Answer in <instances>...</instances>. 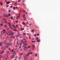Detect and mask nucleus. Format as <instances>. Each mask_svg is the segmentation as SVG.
<instances>
[{"label": "nucleus", "instance_id": "nucleus-1", "mask_svg": "<svg viewBox=\"0 0 60 60\" xmlns=\"http://www.w3.org/2000/svg\"><path fill=\"white\" fill-rule=\"evenodd\" d=\"M26 43V41H24L23 43V44L24 45H25L26 46H27V44Z\"/></svg>", "mask_w": 60, "mask_h": 60}, {"label": "nucleus", "instance_id": "nucleus-2", "mask_svg": "<svg viewBox=\"0 0 60 60\" xmlns=\"http://www.w3.org/2000/svg\"><path fill=\"white\" fill-rule=\"evenodd\" d=\"M27 56H25L24 57V60H27Z\"/></svg>", "mask_w": 60, "mask_h": 60}, {"label": "nucleus", "instance_id": "nucleus-3", "mask_svg": "<svg viewBox=\"0 0 60 60\" xmlns=\"http://www.w3.org/2000/svg\"><path fill=\"white\" fill-rule=\"evenodd\" d=\"M9 43H7L6 45V48H8L9 47Z\"/></svg>", "mask_w": 60, "mask_h": 60}, {"label": "nucleus", "instance_id": "nucleus-4", "mask_svg": "<svg viewBox=\"0 0 60 60\" xmlns=\"http://www.w3.org/2000/svg\"><path fill=\"white\" fill-rule=\"evenodd\" d=\"M13 37H10L9 38V40L10 41H11L12 40V38Z\"/></svg>", "mask_w": 60, "mask_h": 60}, {"label": "nucleus", "instance_id": "nucleus-5", "mask_svg": "<svg viewBox=\"0 0 60 60\" xmlns=\"http://www.w3.org/2000/svg\"><path fill=\"white\" fill-rule=\"evenodd\" d=\"M10 34H11V35H14V34L13 33L10 32Z\"/></svg>", "mask_w": 60, "mask_h": 60}, {"label": "nucleus", "instance_id": "nucleus-6", "mask_svg": "<svg viewBox=\"0 0 60 60\" xmlns=\"http://www.w3.org/2000/svg\"><path fill=\"white\" fill-rule=\"evenodd\" d=\"M4 17H9V16H8V15H6V14H4Z\"/></svg>", "mask_w": 60, "mask_h": 60}, {"label": "nucleus", "instance_id": "nucleus-7", "mask_svg": "<svg viewBox=\"0 0 60 60\" xmlns=\"http://www.w3.org/2000/svg\"><path fill=\"white\" fill-rule=\"evenodd\" d=\"M11 32H10L9 31H7L6 32V33L8 34H10Z\"/></svg>", "mask_w": 60, "mask_h": 60}, {"label": "nucleus", "instance_id": "nucleus-8", "mask_svg": "<svg viewBox=\"0 0 60 60\" xmlns=\"http://www.w3.org/2000/svg\"><path fill=\"white\" fill-rule=\"evenodd\" d=\"M3 44V43L2 42H0V45L1 46H2Z\"/></svg>", "mask_w": 60, "mask_h": 60}, {"label": "nucleus", "instance_id": "nucleus-9", "mask_svg": "<svg viewBox=\"0 0 60 60\" xmlns=\"http://www.w3.org/2000/svg\"><path fill=\"white\" fill-rule=\"evenodd\" d=\"M10 3H11V2L9 1V2H6V4H10Z\"/></svg>", "mask_w": 60, "mask_h": 60}, {"label": "nucleus", "instance_id": "nucleus-10", "mask_svg": "<svg viewBox=\"0 0 60 60\" xmlns=\"http://www.w3.org/2000/svg\"><path fill=\"white\" fill-rule=\"evenodd\" d=\"M27 49V48L26 47L24 48V50H26Z\"/></svg>", "mask_w": 60, "mask_h": 60}, {"label": "nucleus", "instance_id": "nucleus-11", "mask_svg": "<svg viewBox=\"0 0 60 60\" xmlns=\"http://www.w3.org/2000/svg\"><path fill=\"white\" fill-rule=\"evenodd\" d=\"M4 52V51H1V52H0V54H2Z\"/></svg>", "mask_w": 60, "mask_h": 60}, {"label": "nucleus", "instance_id": "nucleus-12", "mask_svg": "<svg viewBox=\"0 0 60 60\" xmlns=\"http://www.w3.org/2000/svg\"><path fill=\"white\" fill-rule=\"evenodd\" d=\"M22 24L23 25H26V23H25V22H22Z\"/></svg>", "mask_w": 60, "mask_h": 60}, {"label": "nucleus", "instance_id": "nucleus-13", "mask_svg": "<svg viewBox=\"0 0 60 60\" xmlns=\"http://www.w3.org/2000/svg\"><path fill=\"white\" fill-rule=\"evenodd\" d=\"M19 44H17V45L15 46L16 48L17 47H19Z\"/></svg>", "mask_w": 60, "mask_h": 60}, {"label": "nucleus", "instance_id": "nucleus-14", "mask_svg": "<svg viewBox=\"0 0 60 60\" xmlns=\"http://www.w3.org/2000/svg\"><path fill=\"white\" fill-rule=\"evenodd\" d=\"M4 26L5 28H7V27H8V26L6 25H4Z\"/></svg>", "mask_w": 60, "mask_h": 60}, {"label": "nucleus", "instance_id": "nucleus-15", "mask_svg": "<svg viewBox=\"0 0 60 60\" xmlns=\"http://www.w3.org/2000/svg\"><path fill=\"white\" fill-rule=\"evenodd\" d=\"M29 54H32V52H29L28 53Z\"/></svg>", "mask_w": 60, "mask_h": 60}, {"label": "nucleus", "instance_id": "nucleus-16", "mask_svg": "<svg viewBox=\"0 0 60 60\" xmlns=\"http://www.w3.org/2000/svg\"><path fill=\"white\" fill-rule=\"evenodd\" d=\"M12 45V44L9 43V45H10V46H11Z\"/></svg>", "mask_w": 60, "mask_h": 60}, {"label": "nucleus", "instance_id": "nucleus-17", "mask_svg": "<svg viewBox=\"0 0 60 60\" xmlns=\"http://www.w3.org/2000/svg\"><path fill=\"white\" fill-rule=\"evenodd\" d=\"M37 41L38 42H40V40L39 39H38V40H37Z\"/></svg>", "mask_w": 60, "mask_h": 60}, {"label": "nucleus", "instance_id": "nucleus-18", "mask_svg": "<svg viewBox=\"0 0 60 60\" xmlns=\"http://www.w3.org/2000/svg\"><path fill=\"white\" fill-rule=\"evenodd\" d=\"M14 31L16 32V31H17V29H14Z\"/></svg>", "mask_w": 60, "mask_h": 60}, {"label": "nucleus", "instance_id": "nucleus-19", "mask_svg": "<svg viewBox=\"0 0 60 60\" xmlns=\"http://www.w3.org/2000/svg\"><path fill=\"white\" fill-rule=\"evenodd\" d=\"M0 4L1 5H3V4H2V2H0Z\"/></svg>", "mask_w": 60, "mask_h": 60}, {"label": "nucleus", "instance_id": "nucleus-20", "mask_svg": "<svg viewBox=\"0 0 60 60\" xmlns=\"http://www.w3.org/2000/svg\"><path fill=\"white\" fill-rule=\"evenodd\" d=\"M14 57H15V55H12V58H14Z\"/></svg>", "mask_w": 60, "mask_h": 60}, {"label": "nucleus", "instance_id": "nucleus-21", "mask_svg": "<svg viewBox=\"0 0 60 60\" xmlns=\"http://www.w3.org/2000/svg\"><path fill=\"white\" fill-rule=\"evenodd\" d=\"M10 27H9V28H12V26H9Z\"/></svg>", "mask_w": 60, "mask_h": 60}, {"label": "nucleus", "instance_id": "nucleus-22", "mask_svg": "<svg viewBox=\"0 0 60 60\" xmlns=\"http://www.w3.org/2000/svg\"><path fill=\"white\" fill-rule=\"evenodd\" d=\"M32 46L33 48H35V46L34 45H32Z\"/></svg>", "mask_w": 60, "mask_h": 60}, {"label": "nucleus", "instance_id": "nucleus-23", "mask_svg": "<svg viewBox=\"0 0 60 60\" xmlns=\"http://www.w3.org/2000/svg\"><path fill=\"white\" fill-rule=\"evenodd\" d=\"M24 30V28H22H22H21L20 29L21 31L22 30Z\"/></svg>", "mask_w": 60, "mask_h": 60}, {"label": "nucleus", "instance_id": "nucleus-24", "mask_svg": "<svg viewBox=\"0 0 60 60\" xmlns=\"http://www.w3.org/2000/svg\"><path fill=\"white\" fill-rule=\"evenodd\" d=\"M35 56H37V53H35Z\"/></svg>", "mask_w": 60, "mask_h": 60}, {"label": "nucleus", "instance_id": "nucleus-25", "mask_svg": "<svg viewBox=\"0 0 60 60\" xmlns=\"http://www.w3.org/2000/svg\"><path fill=\"white\" fill-rule=\"evenodd\" d=\"M23 45V47H24V48H25V47H26V45Z\"/></svg>", "mask_w": 60, "mask_h": 60}, {"label": "nucleus", "instance_id": "nucleus-26", "mask_svg": "<svg viewBox=\"0 0 60 60\" xmlns=\"http://www.w3.org/2000/svg\"><path fill=\"white\" fill-rule=\"evenodd\" d=\"M4 32L3 31H2L1 32V34H4Z\"/></svg>", "mask_w": 60, "mask_h": 60}, {"label": "nucleus", "instance_id": "nucleus-27", "mask_svg": "<svg viewBox=\"0 0 60 60\" xmlns=\"http://www.w3.org/2000/svg\"><path fill=\"white\" fill-rule=\"evenodd\" d=\"M11 16V15L10 14H8V17H9V16Z\"/></svg>", "mask_w": 60, "mask_h": 60}, {"label": "nucleus", "instance_id": "nucleus-28", "mask_svg": "<svg viewBox=\"0 0 60 60\" xmlns=\"http://www.w3.org/2000/svg\"><path fill=\"white\" fill-rule=\"evenodd\" d=\"M26 19V17H24V20H25Z\"/></svg>", "mask_w": 60, "mask_h": 60}, {"label": "nucleus", "instance_id": "nucleus-29", "mask_svg": "<svg viewBox=\"0 0 60 60\" xmlns=\"http://www.w3.org/2000/svg\"><path fill=\"white\" fill-rule=\"evenodd\" d=\"M15 54H16L15 52H14V53H13V55H15Z\"/></svg>", "mask_w": 60, "mask_h": 60}, {"label": "nucleus", "instance_id": "nucleus-30", "mask_svg": "<svg viewBox=\"0 0 60 60\" xmlns=\"http://www.w3.org/2000/svg\"><path fill=\"white\" fill-rule=\"evenodd\" d=\"M12 26H13L14 27L15 26L14 25H12Z\"/></svg>", "mask_w": 60, "mask_h": 60}, {"label": "nucleus", "instance_id": "nucleus-31", "mask_svg": "<svg viewBox=\"0 0 60 60\" xmlns=\"http://www.w3.org/2000/svg\"><path fill=\"white\" fill-rule=\"evenodd\" d=\"M6 40H4L3 41V43H5V42H6Z\"/></svg>", "mask_w": 60, "mask_h": 60}, {"label": "nucleus", "instance_id": "nucleus-32", "mask_svg": "<svg viewBox=\"0 0 60 60\" xmlns=\"http://www.w3.org/2000/svg\"><path fill=\"white\" fill-rule=\"evenodd\" d=\"M7 54H8L9 53V51H7Z\"/></svg>", "mask_w": 60, "mask_h": 60}, {"label": "nucleus", "instance_id": "nucleus-33", "mask_svg": "<svg viewBox=\"0 0 60 60\" xmlns=\"http://www.w3.org/2000/svg\"><path fill=\"white\" fill-rule=\"evenodd\" d=\"M18 36H20V34L19 33H18Z\"/></svg>", "mask_w": 60, "mask_h": 60}, {"label": "nucleus", "instance_id": "nucleus-34", "mask_svg": "<svg viewBox=\"0 0 60 60\" xmlns=\"http://www.w3.org/2000/svg\"><path fill=\"white\" fill-rule=\"evenodd\" d=\"M15 7H13V9H14V10H15Z\"/></svg>", "mask_w": 60, "mask_h": 60}, {"label": "nucleus", "instance_id": "nucleus-35", "mask_svg": "<svg viewBox=\"0 0 60 60\" xmlns=\"http://www.w3.org/2000/svg\"><path fill=\"white\" fill-rule=\"evenodd\" d=\"M16 44H19L18 43V41L16 42Z\"/></svg>", "mask_w": 60, "mask_h": 60}, {"label": "nucleus", "instance_id": "nucleus-36", "mask_svg": "<svg viewBox=\"0 0 60 60\" xmlns=\"http://www.w3.org/2000/svg\"><path fill=\"white\" fill-rule=\"evenodd\" d=\"M23 18H24L25 17V15H24L23 16Z\"/></svg>", "mask_w": 60, "mask_h": 60}, {"label": "nucleus", "instance_id": "nucleus-37", "mask_svg": "<svg viewBox=\"0 0 60 60\" xmlns=\"http://www.w3.org/2000/svg\"><path fill=\"white\" fill-rule=\"evenodd\" d=\"M17 4L16 3H15V6H17Z\"/></svg>", "mask_w": 60, "mask_h": 60}, {"label": "nucleus", "instance_id": "nucleus-38", "mask_svg": "<svg viewBox=\"0 0 60 60\" xmlns=\"http://www.w3.org/2000/svg\"><path fill=\"white\" fill-rule=\"evenodd\" d=\"M2 20H5V21L6 20L5 19H3Z\"/></svg>", "mask_w": 60, "mask_h": 60}, {"label": "nucleus", "instance_id": "nucleus-39", "mask_svg": "<svg viewBox=\"0 0 60 60\" xmlns=\"http://www.w3.org/2000/svg\"><path fill=\"white\" fill-rule=\"evenodd\" d=\"M5 56H6V57L7 56V55L6 54H5Z\"/></svg>", "mask_w": 60, "mask_h": 60}, {"label": "nucleus", "instance_id": "nucleus-40", "mask_svg": "<svg viewBox=\"0 0 60 60\" xmlns=\"http://www.w3.org/2000/svg\"><path fill=\"white\" fill-rule=\"evenodd\" d=\"M31 48V46H30L29 45V46H28V48Z\"/></svg>", "mask_w": 60, "mask_h": 60}, {"label": "nucleus", "instance_id": "nucleus-41", "mask_svg": "<svg viewBox=\"0 0 60 60\" xmlns=\"http://www.w3.org/2000/svg\"><path fill=\"white\" fill-rule=\"evenodd\" d=\"M19 15L20 16V13L19 14Z\"/></svg>", "mask_w": 60, "mask_h": 60}, {"label": "nucleus", "instance_id": "nucleus-42", "mask_svg": "<svg viewBox=\"0 0 60 60\" xmlns=\"http://www.w3.org/2000/svg\"><path fill=\"white\" fill-rule=\"evenodd\" d=\"M5 23H7V21H4Z\"/></svg>", "mask_w": 60, "mask_h": 60}, {"label": "nucleus", "instance_id": "nucleus-43", "mask_svg": "<svg viewBox=\"0 0 60 60\" xmlns=\"http://www.w3.org/2000/svg\"><path fill=\"white\" fill-rule=\"evenodd\" d=\"M7 35L8 36H10V34H8Z\"/></svg>", "mask_w": 60, "mask_h": 60}, {"label": "nucleus", "instance_id": "nucleus-44", "mask_svg": "<svg viewBox=\"0 0 60 60\" xmlns=\"http://www.w3.org/2000/svg\"><path fill=\"white\" fill-rule=\"evenodd\" d=\"M13 19V17H12V16L11 17V19Z\"/></svg>", "mask_w": 60, "mask_h": 60}, {"label": "nucleus", "instance_id": "nucleus-45", "mask_svg": "<svg viewBox=\"0 0 60 60\" xmlns=\"http://www.w3.org/2000/svg\"><path fill=\"white\" fill-rule=\"evenodd\" d=\"M4 21H1V23H4Z\"/></svg>", "mask_w": 60, "mask_h": 60}, {"label": "nucleus", "instance_id": "nucleus-46", "mask_svg": "<svg viewBox=\"0 0 60 60\" xmlns=\"http://www.w3.org/2000/svg\"><path fill=\"white\" fill-rule=\"evenodd\" d=\"M32 42H35V41H32Z\"/></svg>", "mask_w": 60, "mask_h": 60}, {"label": "nucleus", "instance_id": "nucleus-47", "mask_svg": "<svg viewBox=\"0 0 60 60\" xmlns=\"http://www.w3.org/2000/svg\"><path fill=\"white\" fill-rule=\"evenodd\" d=\"M10 7L11 8H12V7H13L12 6V5L11 6H10Z\"/></svg>", "mask_w": 60, "mask_h": 60}, {"label": "nucleus", "instance_id": "nucleus-48", "mask_svg": "<svg viewBox=\"0 0 60 60\" xmlns=\"http://www.w3.org/2000/svg\"><path fill=\"white\" fill-rule=\"evenodd\" d=\"M23 34H24V35H26V33H23Z\"/></svg>", "mask_w": 60, "mask_h": 60}, {"label": "nucleus", "instance_id": "nucleus-49", "mask_svg": "<svg viewBox=\"0 0 60 60\" xmlns=\"http://www.w3.org/2000/svg\"><path fill=\"white\" fill-rule=\"evenodd\" d=\"M22 12V10H21L20 11V12Z\"/></svg>", "mask_w": 60, "mask_h": 60}, {"label": "nucleus", "instance_id": "nucleus-50", "mask_svg": "<svg viewBox=\"0 0 60 60\" xmlns=\"http://www.w3.org/2000/svg\"><path fill=\"white\" fill-rule=\"evenodd\" d=\"M0 58H2V57H3V56H0Z\"/></svg>", "mask_w": 60, "mask_h": 60}, {"label": "nucleus", "instance_id": "nucleus-51", "mask_svg": "<svg viewBox=\"0 0 60 60\" xmlns=\"http://www.w3.org/2000/svg\"><path fill=\"white\" fill-rule=\"evenodd\" d=\"M22 55H23V53H21L20 55H21V56H22Z\"/></svg>", "mask_w": 60, "mask_h": 60}, {"label": "nucleus", "instance_id": "nucleus-52", "mask_svg": "<svg viewBox=\"0 0 60 60\" xmlns=\"http://www.w3.org/2000/svg\"><path fill=\"white\" fill-rule=\"evenodd\" d=\"M16 19H17V20H19V18H18V17H16Z\"/></svg>", "mask_w": 60, "mask_h": 60}, {"label": "nucleus", "instance_id": "nucleus-53", "mask_svg": "<svg viewBox=\"0 0 60 60\" xmlns=\"http://www.w3.org/2000/svg\"><path fill=\"white\" fill-rule=\"evenodd\" d=\"M11 52H13V49H12V50L11 51Z\"/></svg>", "mask_w": 60, "mask_h": 60}, {"label": "nucleus", "instance_id": "nucleus-54", "mask_svg": "<svg viewBox=\"0 0 60 60\" xmlns=\"http://www.w3.org/2000/svg\"><path fill=\"white\" fill-rule=\"evenodd\" d=\"M0 26H3V24H0Z\"/></svg>", "mask_w": 60, "mask_h": 60}, {"label": "nucleus", "instance_id": "nucleus-55", "mask_svg": "<svg viewBox=\"0 0 60 60\" xmlns=\"http://www.w3.org/2000/svg\"><path fill=\"white\" fill-rule=\"evenodd\" d=\"M37 38V40H38V39H39V38H38V37L36 38Z\"/></svg>", "mask_w": 60, "mask_h": 60}, {"label": "nucleus", "instance_id": "nucleus-56", "mask_svg": "<svg viewBox=\"0 0 60 60\" xmlns=\"http://www.w3.org/2000/svg\"><path fill=\"white\" fill-rule=\"evenodd\" d=\"M32 32H34V30H32Z\"/></svg>", "mask_w": 60, "mask_h": 60}, {"label": "nucleus", "instance_id": "nucleus-57", "mask_svg": "<svg viewBox=\"0 0 60 60\" xmlns=\"http://www.w3.org/2000/svg\"><path fill=\"white\" fill-rule=\"evenodd\" d=\"M37 35L38 36L39 35V34H37Z\"/></svg>", "mask_w": 60, "mask_h": 60}, {"label": "nucleus", "instance_id": "nucleus-58", "mask_svg": "<svg viewBox=\"0 0 60 60\" xmlns=\"http://www.w3.org/2000/svg\"><path fill=\"white\" fill-rule=\"evenodd\" d=\"M15 8L16 9H18V7H15Z\"/></svg>", "mask_w": 60, "mask_h": 60}, {"label": "nucleus", "instance_id": "nucleus-59", "mask_svg": "<svg viewBox=\"0 0 60 60\" xmlns=\"http://www.w3.org/2000/svg\"><path fill=\"white\" fill-rule=\"evenodd\" d=\"M17 17H18V18H20V17L19 16H17Z\"/></svg>", "mask_w": 60, "mask_h": 60}, {"label": "nucleus", "instance_id": "nucleus-60", "mask_svg": "<svg viewBox=\"0 0 60 60\" xmlns=\"http://www.w3.org/2000/svg\"><path fill=\"white\" fill-rule=\"evenodd\" d=\"M8 26H11V24H9L8 25Z\"/></svg>", "mask_w": 60, "mask_h": 60}, {"label": "nucleus", "instance_id": "nucleus-61", "mask_svg": "<svg viewBox=\"0 0 60 60\" xmlns=\"http://www.w3.org/2000/svg\"><path fill=\"white\" fill-rule=\"evenodd\" d=\"M3 31H4V32H5V30H3Z\"/></svg>", "mask_w": 60, "mask_h": 60}, {"label": "nucleus", "instance_id": "nucleus-62", "mask_svg": "<svg viewBox=\"0 0 60 60\" xmlns=\"http://www.w3.org/2000/svg\"><path fill=\"white\" fill-rule=\"evenodd\" d=\"M29 38L30 39H31V37H29Z\"/></svg>", "mask_w": 60, "mask_h": 60}, {"label": "nucleus", "instance_id": "nucleus-63", "mask_svg": "<svg viewBox=\"0 0 60 60\" xmlns=\"http://www.w3.org/2000/svg\"><path fill=\"white\" fill-rule=\"evenodd\" d=\"M20 46H21V45H22V44H21V43H20Z\"/></svg>", "mask_w": 60, "mask_h": 60}, {"label": "nucleus", "instance_id": "nucleus-64", "mask_svg": "<svg viewBox=\"0 0 60 60\" xmlns=\"http://www.w3.org/2000/svg\"><path fill=\"white\" fill-rule=\"evenodd\" d=\"M29 52H31V50H29Z\"/></svg>", "mask_w": 60, "mask_h": 60}]
</instances>
